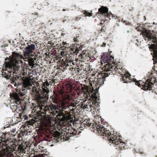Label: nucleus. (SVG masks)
<instances>
[{
  "label": "nucleus",
  "instance_id": "nucleus-1",
  "mask_svg": "<svg viewBox=\"0 0 157 157\" xmlns=\"http://www.w3.org/2000/svg\"><path fill=\"white\" fill-rule=\"evenodd\" d=\"M12 56L10 61L5 62L6 69L3 70L2 75L6 79H10L11 83L17 88L22 86V88L19 90L18 94L17 93L19 96L25 95L27 90L32 88V92L35 94L34 99L40 109L38 115L43 119L42 122L43 127L39 135L41 140L49 141V115L46 114V112L49 111V106L45 105L48 98L49 83L46 80L40 84L36 83V87L32 86L28 77H22L18 73L20 66H22L23 56L16 52H13Z\"/></svg>",
  "mask_w": 157,
  "mask_h": 157
},
{
  "label": "nucleus",
  "instance_id": "nucleus-2",
  "mask_svg": "<svg viewBox=\"0 0 157 157\" xmlns=\"http://www.w3.org/2000/svg\"><path fill=\"white\" fill-rule=\"evenodd\" d=\"M52 89L53 95L50 98V142L56 143L59 141L68 140L71 136L78 135L77 130L70 126L71 124H64L66 121V117L63 111L71 115L76 109L69 107V103L64 97L61 99L59 95Z\"/></svg>",
  "mask_w": 157,
  "mask_h": 157
},
{
  "label": "nucleus",
  "instance_id": "nucleus-3",
  "mask_svg": "<svg viewBox=\"0 0 157 157\" xmlns=\"http://www.w3.org/2000/svg\"><path fill=\"white\" fill-rule=\"evenodd\" d=\"M66 51L67 53L66 54V56H63L64 53V52H61V54L62 56V57L60 58H59V55L58 56V59L59 61L56 63H55V64H53L51 63V66L55 65L56 64H57L58 63L57 65L59 66V68L60 69H62V70H65V69H69L70 70L73 71L74 70L75 71V72H78V74L79 73V71H80L78 69V67H75V66H72V65H74V62L73 60L74 59V57L72 55L74 56L75 55H77L79 51H81V50H79L77 47L75 46H72L68 47L67 48Z\"/></svg>",
  "mask_w": 157,
  "mask_h": 157
},
{
  "label": "nucleus",
  "instance_id": "nucleus-4",
  "mask_svg": "<svg viewBox=\"0 0 157 157\" xmlns=\"http://www.w3.org/2000/svg\"><path fill=\"white\" fill-rule=\"evenodd\" d=\"M14 132L11 131L3 134L0 137V140L2 143V147L0 148V157L2 155L8 156L13 154L12 152L15 150L16 145L14 140L19 142L22 139L21 134H13Z\"/></svg>",
  "mask_w": 157,
  "mask_h": 157
},
{
  "label": "nucleus",
  "instance_id": "nucleus-5",
  "mask_svg": "<svg viewBox=\"0 0 157 157\" xmlns=\"http://www.w3.org/2000/svg\"><path fill=\"white\" fill-rule=\"evenodd\" d=\"M101 119L100 118V120L98 119V120L95 122V125L93 128H96V132L97 131L98 134L102 136L104 139L107 137L110 143L116 145L117 149L118 150L125 149V143L120 140L119 136L116 133L111 134L109 130L103 126V124H105V122Z\"/></svg>",
  "mask_w": 157,
  "mask_h": 157
},
{
  "label": "nucleus",
  "instance_id": "nucleus-6",
  "mask_svg": "<svg viewBox=\"0 0 157 157\" xmlns=\"http://www.w3.org/2000/svg\"><path fill=\"white\" fill-rule=\"evenodd\" d=\"M90 90L87 86H82L81 90L78 92V94L79 95L83 94L84 98L87 99L85 101L81 100L79 104L81 107L87 111H90L94 107L99 95L90 91Z\"/></svg>",
  "mask_w": 157,
  "mask_h": 157
},
{
  "label": "nucleus",
  "instance_id": "nucleus-7",
  "mask_svg": "<svg viewBox=\"0 0 157 157\" xmlns=\"http://www.w3.org/2000/svg\"><path fill=\"white\" fill-rule=\"evenodd\" d=\"M55 33V31H52L51 33H50L51 35L50 38H51L52 36L53 38L50 39V63H52L53 64H55V63L59 61L58 56L59 55V53H58L57 51L58 50L59 46L58 44H57L56 37L54 35Z\"/></svg>",
  "mask_w": 157,
  "mask_h": 157
},
{
  "label": "nucleus",
  "instance_id": "nucleus-8",
  "mask_svg": "<svg viewBox=\"0 0 157 157\" xmlns=\"http://www.w3.org/2000/svg\"><path fill=\"white\" fill-rule=\"evenodd\" d=\"M134 82H135L136 85L141 87V89L144 90H152V92L154 91L157 94V82L155 78H148L145 81H136L135 79Z\"/></svg>",
  "mask_w": 157,
  "mask_h": 157
},
{
  "label": "nucleus",
  "instance_id": "nucleus-9",
  "mask_svg": "<svg viewBox=\"0 0 157 157\" xmlns=\"http://www.w3.org/2000/svg\"><path fill=\"white\" fill-rule=\"evenodd\" d=\"M142 34L145 40H150L156 44H151L150 47V49H152L153 52V56L154 64H155V60L156 62L155 63H157V38L152 36L151 33L147 32V31L143 32L142 33Z\"/></svg>",
  "mask_w": 157,
  "mask_h": 157
},
{
  "label": "nucleus",
  "instance_id": "nucleus-10",
  "mask_svg": "<svg viewBox=\"0 0 157 157\" xmlns=\"http://www.w3.org/2000/svg\"><path fill=\"white\" fill-rule=\"evenodd\" d=\"M110 74V73L109 72L99 73L98 77L97 78L96 82H93V86L92 85V89L90 87L88 86L90 89V91L99 95L98 90L99 88V85H102L104 84L105 77L108 76Z\"/></svg>",
  "mask_w": 157,
  "mask_h": 157
},
{
  "label": "nucleus",
  "instance_id": "nucleus-11",
  "mask_svg": "<svg viewBox=\"0 0 157 157\" xmlns=\"http://www.w3.org/2000/svg\"><path fill=\"white\" fill-rule=\"evenodd\" d=\"M81 89H78V91H73V86L71 84L68 83L66 84L65 86L63 87L61 90L59 91V93L61 95V99H63L65 96L67 95H71L67 93H70L71 95L75 96L78 92H79Z\"/></svg>",
  "mask_w": 157,
  "mask_h": 157
},
{
  "label": "nucleus",
  "instance_id": "nucleus-12",
  "mask_svg": "<svg viewBox=\"0 0 157 157\" xmlns=\"http://www.w3.org/2000/svg\"><path fill=\"white\" fill-rule=\"evenodd\" d=\"M11 99L10 101L11 103L13 102V105L10 106V108L13 110L17 111L20 109V104L21 103L22 99L17 93H13L10 95Z\"/></svg>",
  "mask_w": 157,
  "mask_h": 157
},
{
  "label": "nucleus",
  "instance_id": "nucleus-13",
  "mask_svg": "<svg viewBox=\"0 0 157 157\" xmlns=\"http://www.w3.org/2000/svg\"><path fill=\"white\" fill-rule=\"evenodd\" d=\"M98 11L99 13L105 18L106 20H110L111 18H115L116 19L117 17L116 16L113 14L110 11L109 12V9L107 7L102 6L98 9Z\"/></svg>",
  "mask_w": 157,
  "mask_h": 157
},
{
  "label": "nucleus",
  "instance_id": "nucleus-14",
  "mask_svg": "<svg viewBox=\"0 0 157 157\" xmlns=\"http://www.w3.org/2000/svg\"><path fill=\"white\" fill-rule=\"evenodd\" d=\"M101 61L104 63H106V64H109L114 63V59L113 56L110 55L109 53L105 52L101 56Z\"/></svg>",
  "mask_w": 157,
  "mask_h": 157
},
{
  "label": "nucleus",
  "instance_id": "nucleus-15",
  "mask_svg": "<svg viewBox=\"0 0 157 157\" xmlns=\"http://www.w3.org/2000/svg\"><path fill=\"white\" fill-rule=\"evenodd\" d=\"M35 49V45L31 44L28 46V47L25 48L24 51V56L25 57L29 58L31 54L34 50Z\"/></svg>",
  "mask_w": 157,
  "mask_h": 157
},
{
  "label": "nucleus",
  "instance_id": "nucleus-16",
  "mask_svg": "<svg viewBox=\"0 0 157 157\" xmlns=\"http://www.w3.org/2000/svg\"><path fill=\"white\" fill-rule=\"evenodd\" d=\"M35 121L33 119L28 121H26V124H25V126L24 127V130L23 132V133L24 134H27L28 131L30 128V127L33 126L34 124Z\"/></svg>",
  "mask_w": 157,
  "mask_h": 157
},
{
  "label": "nucleus",
  "instance_id": "nucleus-17",
  "mask_svg": "<svg viewBox=\"0 0 157 157\" xmlns=\"http://www.w3.org/2000/svg\"><path fill=\"white\" fill-rule=\"evenodd\" d=\"M99 74V72L97 71H95L93 73L91 74L90 77L89 78L90 82L91 84L93 85V82H95L96 81L97 78L98 77Z\"/></svg>",
  "mask_w": 157,
  "mask_h": 157
},
{
  "label": "nucleus",
  "instance_id": "nucleus-18",
  "mask_svg": "<svg viewBox=\"0 0 157 157\" xmlns=\"http://www.w3.org/2000/svg\"><path fill=\"white\" fill-rule=\"evenodd\" d=\"M115 62L114 61V63H110L109 64H105V67H104V71L106 72L110 73V71H113V70L115 69V66L112 65V64H114Z\"/></svg>",
  "mask_w": 157,
  "mask_h": 157
},
{
  "label": "nucleus",
  "instance_id": "nucleus-19",
  "mask_svg": "<svg viewBox=\"0 0 157 157\" xmlns=\"http://www.w3.org/2000/svg\"><path fill=\"white\" fill-rule=\"evenodd\" d=\"M74 96L73 95H67L64 97L65 98L66 100H66H69V101H72L73 102H75V103H76V105L78 104L77 106H78L79 105V104H78V103H80V100L78 99H77L76 98H74L73 96ZM81 101V100H80Z\"/></svg>",
  "mask_w": 157,
  "mask_h": 157
},
{
  "label": "nucleus",
  "instance_id": "nucleus-20",
  "mask_svg": "<svg viewBox=\"0 0 157 157\" xmlns=\"http://www.w3.org/2000/svg\"><path fill=\"white\" fill-rule=\"evenodd\" d=\"M88 56L87 54H86L85 52L83 51L78 55V58L80 61L84 62L88 58Z\"/></svg>",
  "mask_w": 157,
  "mask_h": 157
},
{
  "label": "nucleus",
  "instance_id": "nucleus-21",
  "mask_svg": "<svg viewBox=\"0 0 157 157\" xmlns=\"http://www.w3.org/2000/svg\"><path fill=\"white\" fill-rule=\"evenodd\" d=\"M25 59H27L28 64L29 66L32 67H33L34 66L35 64L34 60H36L35 58H31L30 56L29 58L25 57Z\"/></svg>",
  "mask_w": 157,
  "mask_h": 157
},
{
  "label": "nucleus",
  "instance_id": "nucleus-22",
  "mask_svg": "<svg viewBox=\"0 0 157 157\" xmlns=\"http://www.w3.org/2000/svg\"><path fill=\"white\" fill-rule=\"evenodd\" d=\"M130 76L126 74L124 75L123 76L121 79L122 81H124V82L128 83L131 82V80L130 78Z\"/></svg>",
  "mask_w": 157,
  "mask_h": 157
},
{
  "label": "nucleus",
  "instance_id": "nucleus-23",
  "mask_svg": "<svg viewBox=\"0 0 157 157\" xmlns=\"http://www.w3.org/2000/svg\"><path fill=\"white\" fill-rule=\"evenodd\" d=\"M91 124L90 123L89 121L87 120H85L81 124V125L87 128L91 126Z\"/></svg>",
  "mask_w": 157,
  "mask_h": 157
},
{
  "label": "nucleus",
  "instance_id": "nucleus-24",
  "mask_svg": "<svg viewBox=\"0 0 157 157\" xmlns=\"http://www.w3.org/2000/svg\"><path fill=\"white\" fill-rule=\"evenodd\" d=\"M20 109H19L18 110H21V111H24L27 109V107L26 106V103L23 104H20Z\"/></svg>",
  "mask_w": 157,
  "mask_h": 157
},
{
  "label": "nucleus",
  "instance_id": "nucleus-25",
  "mask_svg": "<svg viewBox=\"0 0 157 157\" xmlns=\"http://www.w3.org/2000/svg\"><path fill=\"white\" fill-rule=\"evenodd\" d=\"M69 103V107H73L74 109H76L77 108L76 107V103L72 101H69L68 100L67 101Z\"/></svg>",
  "mask_w": 157,
  "mask_h": 157
},
{
  "label": "nucleus",
  "instance_id": "nucleus-26",
  "mask_svg": "<svg viewBox=\"0 0 157 157\" xmlns=\"http://www.w3.org/2000/svg\"><path fill=\"white\" fill-rule=\"evenodd\" d=\"M19 117L21 119H24V120H27L28 119V116L23 113H20L19 114Z\"/></svg>",
  "mask_w": 157,
  "mask_h": 157
},
{
  "label": "nucleus",
  "instance_id": "nucleus-27",
  "mask_svg": "<svg viewBox=\"0 0 157 157\" xmlns=\"http://www.w3.org/2000/svg\"><path fill=\"white\" fill-rule=\"evenodd\" d=\"M83 12V14L85 17H90L92 15V13H90L86 11H84Z\"/></svg>",
  "mask_w": 157,
  "mask_h": 157
},
{
  "label": "nucleus",
  "instance_id": "nucleus-28",
  "mask_svg": "<svg viewBox=\"0 0 157 157\" xmlns=\"http://www.w3.org/2000/svg\"><path fill=\"white\" fill-rule=\"evenodd\" d=\"M77 67H78V69H79L80 71L82 70L83 71H86V68H85L84 65L79 64L78 66H77Z\"/></svg>",
  "mask_w": 157,
  "mask_h": 157
},
{
  "label": "nucleus",
  "instance_id": "nucleus-29",
  "mask_svg": "<svg viewBox=\"0 0 157 157\" xmlns=\"http://www.w3.org/2000/svg\"><path fill=\"white\" fill-rule=\"evenodd\" d=\"M54 81L52 79L51 80V81H50V85L51 86L50 87L51 88V86H52V87L53 88H55V86H54V85L55 84L54 83Z\"/></svg>",
  "mask_w": 157,
  "mask_h": 157
},
{
  "label": "nucleus",
  "instance_id": "nucleus-30",
  "mask_svg": "<svg viewBox=\"0 0 157 157\" xmlns=\"http://www.w3.org/2000/svg\"><path fill=\"white\" fill-rule=\"evenodd\" d=\"M80 39V38L79 36H77L76 37L74 38V41L77 43H78Z\"/></svg>",
  "mask_w": 157,
  "mask_h": 157
},
{
  "label": "nucleus",
  "instance_id": "nucleus-31",
  "mask_svg": "<svg viewBox=\"0 0 157 157\" xmlns=\"http://www.w3.org/2000/svg\"><path fill=\"white\" fill-rule=\"evenodd\" d=\"M20 147L21 148V151H22L23 152H24L25 151V149H26V147H25V148H24V147H22V145H20L19 146V148Z\"/></svg>",
  "mask_w": 157,
  "mask_h": 157
},
{
  "label": "nucleus",
  "instance_id": "nucleus-32",
  "mask_svg": "<svg viewBox=\"0 0 157 157\" xmlns=\"http://www.w3.org/2000/svg\"><path fill=\"white\" fill-rule=\"evenodd\" d=\"M81 18V17L80 16H78L77 17H76L74 19L76 21H77L80 20Z\"/></svg>",
  "mask_w": 157,
  "mask_h": 157
},
{
  "label": "nucleus",
  "instance_id": "nucleus-33",
  "mask_svg": "<svg viewBox=\"0 0 157 157\" xmlns=\"http://www.w3.org/2000/svg\"><path fill=\"white\" fill-rule=\"evenodd\" d=\"M32 15L34 19H36V17H38V14L37 13H36V14L33 13L32 14Z\"/></svg>",
  "mask_w": 157,
  "mask_h": 157
},
{
  "label": "nucleus",
  "instance_id": "nucleus-34",
  "mask_svg": "<svg viewBox=\"0 0 157 157\" xmlns=\"http://www.w3.org/2000/svg\"><path fill=\"white\" fill-rule=\"evenodd\" d=\"M123 22L124 23H125L126 25H132L131 22H130V23H129V22H127V21L125 20L123 21Z\"/></svg>",
  "mask_w": 157,
  "mask_h": 157
},
{
  "label": "nucleus",
  "instance_id": "nucleus-35",
  "mask_svg": "<svg viewBox=\"0 0 157 157\" xmlns=\"http://www.w3.org/2000/svg\"><path fill=\"white\" fill-rule=\"evenodd\" d=\"M135 151L137 153L139 152L140 150L139 149H135Z\"/></svg>",
  "mask_w": 157,
  "mask_h": 157
},
{
  "label": "nucleus",
  "instance_id": "nucleus-36",
  "mask_svg": "<svg viewBox=\"0 0 157 157\" xmlns=\"http://www.w3.org/2000/svg\"><path fill=\"white\" fill-rule=\"evenodd\" d=\"M106 44L105 43H103V44L102 45V47H105L106 46Z\"/></svg>",
  "mask_w": 157,
  "mask_h": 157
},
{
  "label": "nucleus",
  "instance_id": "nucleus-37",
  "mask_svg": "<svg viewBox=\"0 0 157 157\" xmlns=\"http://www.w3.org/2000/svg\"><path fill=\"white\" fill-rule=\"evenodd\" d=\"M103 29L102 28L101 30V32H102L103 31Z\"/></svg>",
  "mask_w": 157,
  "mask_h": 157
},
{
  "label": "nucleus",
  "instance_id": "nucleus-38",
  "mask_svg": "<svg viewBox=\"0 0 157 157\" xmlns=\"http://www.w3.org/2000/svg\"><path fill=\"white\" fill-rule=\"evenodd\" d=\"M51 66L50 65V70H51Z\"/></svg>",
  "mask_w": 157,
  "mask_h": 157
},
{
  "label": "nucleus",
  "instance_id": "nucleus-39",
  "mask_svg": "<svg viewBox=\"0 0 157 157\" xmlns=\"http://www.w3.org/2000/svg\"><path fill=\"white\" fill-rule=\"evenodd\" d=\"M127 33H129V31H127Z\"/></svg>",
  "mask_w": 157,
  "mask_h": 157
},
{
  "label": "nucleus",
  "instance_id": "nucleus-40",
  "mask_svg": "<svg viewBox=\"0 0 157 157\" xmlns=\"http://www.w3.org/2000/svg\"><path fill=\"white\" fill-rule=\"evenodd\" d=\"M34 157H37L36 156H34Z\"/></svg>",
  "mask_w": 157,
  "mask_h": 157
},
{
  "label": "nucleus",
  "instance_id": "nucleus-41",
  "mask_svg": "<svg viewBox=\"0 0 157 157\" xmlns=\"http://www.w3.org/2000/svg\"><path fill=\"white\" fill-rule=\"evenodd\" d=\"M63 11H65V10L63 9Z\"/></svg>",
  "mask_w": 157,
  "mask_h": 157
},
{
  "label": "nucleus",
  "instance_id": "nucleus-42",
  "mask_svg": "<svg viewBox=\"0 0 157 157\" xmlns=\"http://www.w3.org/2000/svg\"><path fill=\"white\" fill-rule=\"evenodd\" d=\"M54 67H56L55 66H54Z\"/></svg>",
  "mask_w": 157,
  "mask_h": 157
},
{
  "label": "nucleus",
  "instance_id": "nucleus-43",
  "mask_svg": "<svg viewBox=\"0 0 157 157\" xmlns=\"http://www.w3.org/2000/svg\"><path fill=\"white\" fill-rule=\"evenodd\" d=\"M48 51H49V49H48Z\"/></svg>",
  "mask_w": 157,
  "mask_h": 157
},
{
  "label": "nucleus",
  "instance_id": "nucleus-44",
  "mask_svg": "<svg viewBox=\"0 0 157 157\" xmlns=\"http://www.w3.org/2000/svg\"><path fill=\"white\" fill-rule=\"evenodd\" d=\"M52 146V145H51V146Z\"/></svg>",
  "mask_w": 157,
  "mask_h": 157
}]
</instances>
